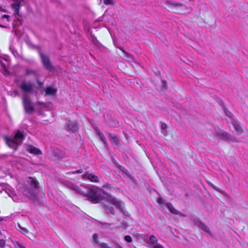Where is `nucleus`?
<instances>
[{"mask_svg": "<svg viewBox=\"0 0 248 248\" xmlns=\"http://www.w3.org/2000/svg\"><path fill=\"white\" fill-rule=\"evenodd\" d=\"M71 189L77 194L88 197V200L93 203L100 202L103 200L104 191L97 186L89 187L82 185L80 186L73 185Z\"/></svg>", "mask_w": 248, "mask_h": 248, "instance_id": "f257e3e1", "label": "nucleus"}, {"mask_svg": "<svg viewBox=\"0 0 248 248\" xmlns=\"http://www.w3.org/2000/svg\"><path fill=\"white\" fill-rule=\"evenodd\" d=\"M39 188V183L35 178L30 177L25 184L23 190V194L30 198L34 197L36 194V190Z\"/></svg>", "mask_w": 248, "mask_h": 248, "instance_id": "f03ea898", "label": "nucleus"}, {"mask_svg": "<svg viewBox=\"0 0 248 248\" xmlns=\"http://www.w3.org/2000/svg\"><path fill=\"white\" fill-rule=\"evenodd\" d=\"M25 137L24 132L17 130L15 131L14 138H9L6 136L4 138L8 146L16 151L18 146L22 142Z\"/></svg>", "mask_w": 248, "mask_h": 248, "instance_id": "7ed1b4c3", "label": "nucleus"}, {"mask_svg": "<svg viewBox=\"0 0 248 248\" xmlns=\"http://www.w3.org/2000/svg\"><path fill=\"white\" fill-rule=\"evenodd\" d=\"M39 55L44 67L49 72L53 71L55 67L52 65L49 56L41 52Z\"/></svg>", "mask_w": 248, "mask_h": 248, "instance_id": "20e7f679", "label": "nucleus"}, {"mask_svg": "<svg viewBox=\"0 0 248 248\" xmlns=\"http://www.w3.org/2000/svg\"><path fill=\"white\" fill-rule=\"evenodd\" d=\"M217 138L223 140H231L233 142H239V140L235 137L232 136L227 132L224 131H217L216 133Z\"/></svg>", "mask_w": 248, "mask_h": 248, "instance_id": "39448f33", "label": "nucleus"}, {"mask_svg": "<svg viewBox=\"0 0 248 248\" xmlns=\"http://www.w3.org/2000/svg\"><path fill=\"white\" fill-rule=\"evenodd\" d=\"M23 103L26 112L31 113L33 112L34 108L32 102L29 96L26 94H24L23 96Z\"/></svg>", "mask_w": 248, "mask_h": 248, "instance_id": "423d86ee", "label": "nucleus"}, {"mask_svg": "<svg viewBox=\"0 0 248 248\" xmlns=\"http://www.w3.org/2000/svg\"><path fill=\"white\" fill-rule=\"evenodd\" d=\"M166 4L170 7L176 10V12L180 14H182L183 13V11L186 9V7L180 2L167 1L166 2Z\"/></svg>", "mask_w": 248, "mask_h": 248, "instance_id": "0eeeda50", "label": "nucleus"}, {"mask_svg": "<svg viewBox=\"0 0 248 248\" xmlns=\"http://www.w3.org/2000/svg\"><path fill=\"white\" fill-rule=\"evenodd\" d=\"M107 201L113 205L116 208L120 209L122 212H124V207L122 202L115 197L111 195H108L107 197Z\"/></svg>", "mask_w": 248, "mask_h": 248, "instance_id": "6e6552de", "label": "nucleus"}, {"mask_svg": "<svg viewBox=\"0 0 248 248\" xmlns=\"http://www.w3.org/2000/svg\"><path fill=\"white\" fill-rule=\"evenodd\" d=\"M34 85L31 82L23 81L19 86L21 90L26 93H32Z\"/></svg>", "mask_w": 248, "mask_h": 248, "instance_id": "1a4fd4ad", "label": "nucleus"}, {"mask_svg": "<svg viewBox=\"0 0 248 248\" xmlns=\"http://www.w3.org/2000/svg\"><path fill=\"white\" fill-rule=\"evenodd\" d=\"M148 244L150 245L151 248H164L162 245L157 243V240L154 235L150 237Z\"/></svg>", "mask_w": 248, "mask_h": 248, "instance_id": "9d476101", "label": "nucleus"}, {"mask_svg": "<svg viewBox=\"0 0 248 248\" xmlns=\"http://www.w3.org/2000/svg\"><path fill=\"white\" fill-rule=\"evenodd\" d=\"M65 128L66 130L73 132L78 129V125L76 122L69 120L66 123Z\"/></svg>", "mask_w": 248, "mask_h": 248, "instance_id": "9b49d317", "label": "nucleus"}, {"mask_svg": "<svg viewBox=\"0 0 248 248\" xmlns=\"http://www.w3.org/2000/svg\"><path fill=\"white\" fill-rule=\"evenodd\" d=\"M82 178L93 183H98L99 181L98 176L93 173H86L82 175Z\"/></svg>", "mask_w": 248, "mask_h": 248, "instance_id": "f8f14e48", "label": "nucleus"}, {"mask_svg": "<svg viewBox=\"0 0 248 248\" xmlns=\"http://www.w3.org/2000/svg\"><path fill=\"white\" fill-rule=\"evenodd\" d=\"M108 136L110 141L113 144L119 145L120 144V139L117 135H113L110 133H108Z\"/></svg>", "mask_w": 248, "mask_h": 248, "instance_id": "ddd939ff", "label": "nucleus"}, {"mask_svg": "<svg viewBox=\"0 0 248 248\" xmlns=\"http://www.w3.org/2000/svg\"><path fill=\"white\" fill-rule=\"evenodd\" d=\"M27 150L29 152L34 155H41L42 154L40 150L33 146H29L27 148Z\"/></svg>", "mask_w": 248, "mask_h": 248, "instance_id": "4468645a", "label": "nucleus"}, {"mask_svg": "<svg viewBox=\"0 0 248 248\" xmlns=\"http://www.w3.org/2000/svg\"><path fill=\"white\" fill-rule=\"evenodd\" d=\"M232 124L234 128L237 131L238 135H240L244 133V130L241 126L236 122H233Z\"/></svg>", "mask_w": 248, "mask_h": 248, "instance_id": "2eb2a0df", "label": "nucleus"}, {"mask_svg": "<svg viewBox=\"0 0 248 248\" xmlns=\"http://www.w3.org/2000/svg\"><path fill=\"white\" fill-rule=\"evenodd\" d=\"M196 225L199 226L200 228H201L202 230L204 231L210 233V231L209 228L205 225L203 223L201 222V221H198L196 222Z\"/></svg>", "mask_w": 248, "mask_h": 248, "instance_id": "dca6fc26", "label": "nucleus"}, {"mask_svg": "<svg viewBox=\"0 0 248 248\" xmlns=\"http://www.w3.org/2000/svg\"><path fill=\"white\" fill-rule=\"evenodd\" d=\"M96 133L97 134V135L99 136V137L100 138V140H101V141L104 143L105 146H106V147L107 146H108V143H107V140H106L105 136H104V135L98 129L96 130Z\"/></svg>", "mask_w": 248, "mask_h": 248, "instance_id": "f3484780", "label": "nucleus"}, {"mask_svg": "<svg viewBox=\"0 0 248 248\" xmlns=\"http://www.w3.org/2000/svg\"><path fill=\"white\" fill-rule=\"evenodd\" d=\"M45 92L47 95H53L56 94L57 90L51 87H48L46 88Z\"/></svg>", "mask_w": 248, "mask_h": 248, "instance_id": "a211bd4d", "label": "nucleus"}, {"mask_svg": "<svg viewBox=\"0 0 248 248\" xmlns=\"http://www.w3.org/2000/svg\"><path fill=\"white\" fill-rule=\"evenodd\" d=\"M103 208L106 210L108 213L114 215L115 213L114 212V210L113 207H109L108 205H107L106 204L103 205Z\"/></svg>", "mask_w": 248, "mask_h": 248, "instance_id": "6ab92c4d", "label": "nucleus"}, {"mask_svg": "<svg viewBox=\"0 0 248 248\" xmlns=\"http://www.w3.org/2000/svg\"><path fill=\"white\" fill-rule=\"evenodd\" d=\"M26 75L27 76L30 75H32L34 76V77H36L37 76V72L35 70H32V69H27L26 70Z\"/></svg>", "mask_w": 248, "mask_h": 248, "instance_id": "aec40b11", "label": "nucleus"}, {"mask_svg": "<svg viewBox=\"0 0 248 248\" xmlns=\"http://www.w3.org/2000/svg\"><path fill=\"white\" fill-rule=\"evenodd\" d=\"M11 6L12 8L14 10H19L20 7V3L19 2L15 3H12L11 4Z\"/></svg>", "mask_w": 248, "mask_h": 248, "instance_id": "412c9836", "label": "nucleus"}, {"mask_svg": "<svg viewBox=\"0 0 248 248\" xmlns=\"http://www.w3.org/2000/svg\"><path fill=\"white\" fill-rule=\"evenodd\" d=\"M98 235L97 233H94L93 236V243L94 245L98 244Z\"/></svg>", "mask_w": 248, "mask_h": 248, "instance_id": "4be33fe9", "label": "nucleus"}, {"mask_svg": "<svg viewBox=\"0 0 248 248\" xmlns=\"http://www.w3.org/2000/svg\"><path fill=\"white\" fill-rule=\"evenodd\" d=\"M18 226L19 228H20L21 230H22L21 232L24 235L27 234L29 232V231L26 228L21 227L19 224L18 225Z\"/></svg>", "mask_w": 248, "mask_h": 248, "instance_id": "5701e85b", "label": "nucleus"}, {"mask_svg": "<svg viewBox=\"0 0 248 248\" xmlns=\"http://www.w3.org/2000/svg\"><path fill=\"white\" fill-rule=\"evenodd\" d=\"M98 245L100 248H111L108 247L106 243H100L98 244Z\"/></svg>", "mask_w": 248, "mask_h": 248, "instance_id": "b1692460", "label": "nucleus"}, {"mask_svg": "<svg viewBox=\"0 0 248 248\" xmlns=\"http://www.w3.org/2000/svg\"><path fill=\"white\" fill-rule=\"evenodd\" d=\"M124 240L130 243L132 241V238L130 235H125L124 237Z\"/></svg>", "mask_w": 248, "mask_h": 248, "instance_id": "393cba45", "label": "nucleus"}, {"mask_svg": "<svg viewBox=\"0 0 248 248\" xmlns=\"http://www.w3.org/2000/svg\"><path fill=\"white\" fill-rule=\"evenodd\" d=\"M104 3L106 5H112L113 4L112 0H103Z\"/></svg>", "mask_w": 248, "mask_h": 248, "instance_id": "a878e982", "label": "nucleus"}, {"mask_svg": "<svg viewBox=\"0 0 248 248\" xmlns=\"http://www.w3.org/2000/svg\"><path fill=\"white\" fill-rule=\"evenodd\" d=\"M100 223L102 225L105 226V227H103V228H108L109 227L112 225V224L108 223H106V222H100Z\"/></svg>", "mask_w": 248, "mask_h": 248, "instance_id": "bb28decb", "label": "nucleus"}, {"mask_svg": "<svg viewBox=\"0 0 248 248\" xmlns=\"http://www.w3.org/2000/svg\"><path fill=\"white\" fill-rule=\"evenodd\" d=\"M5 241L3 239H0V247L2 248H4L5 247Z\"/></svg>", "mask_w": 248, "mask_h": 248, "instance_id": "cd10ccee", "label": "nucleus"}, {"mask_svg": "<svg viewBox=\"0 0 248 248\" xmlns=\"http://www.w3.org/2000/svg\"><path fill=\"white\" fill-rule=\"evenodd\" d=\"M167 125L165 123H162L161 124V128L163 130H166Z\"/></svg>", "mask_w": 248, "mask_h": 248, "instance_id": "c85d7f7f", "label": "nucleus"}, {"mask_svg": "<svg viewBox=\"0 0 248 248\" xmlns=\"http://www.w3.org/2000/svg\"><path fill=\"white\" fill-rule=\"evenodd\" d=\"M157 202L159 204H164V200H163V199L162 198H159L158 199Z\"/></svg>", "mask_w": 248, "mask_h": 248, "instance_id": "c756f323", "label": "nucleus"}, {"mask_svg": "<svg viewBox=\"0 0 248 248\" xmlns=\"http://www.w3.org/2000/svg\"><path fill=\"white\" fill-rule=\"evenodd\" d=\"M162 88L166 89L167 88V81L165 80H162Z\"/></svg>", "mask_w": 248, "mask_h": 248, "instance_id": "7c9ffc66", "label": "nucleus"}, {"mask_svg": "<svg viewBox=\"0 0 248 248\" xmlns=\"http://www.w3.org/2000/svg\"><path fill=\"white\" fill-rule=\"evenodd\" d=\"M16 248H26L24 246H23L21 243L18 242H16Z\"/></svg>", "mask_w": 248, "mask_h": 248, "instance_id": "2f4dec72", "label": "nucleus"}, {"mask_svg": "<svg viewBox=\"0 0 248 248\" xmlns=\"http://www.w3.org/2000/svg\"><path fill=\"white\" fill-rule=\"evenodd\" d=\"M2 17L6 18L7 21H9V19L10 18V16L7 15H3Z\"/></svg>", "mask_w": 248, "mask_h": 248, "instance_id": "473e14b6", "label": "nucleus"}, {"mask_svg": "<svg viewBox=\"0 0 248 248\" xmlns=\"http://www.w3.org/2000/svg\"><path fill=\"white\" fill-rule=\"evenodd\" d=\"M37 82L38 84L40 87H41V86L43 85V82H41V81H40L39 80H37Z\"/></svg>", "mask_w": 248, "mask_h": 248, "instance_id": "72a5a7b5", "label": "nucleus"}, {"mask_svg": "<svg viewBox=\"0 0 248 248\" xmlns=\"http://www.w3.org/2000/svg\"><path fill=\"white\" fill-rule=\"evenodd\" d=\"M15 14L19 15V10H15Z\"/></svg>", "mask_w": 248, "mask_h": 248, "instance_id": "f704fd0d", "label": "nucleus"}, {"mask_svg": "<svg viewBox=\"0 0 248 248\" xmlns=\"http://www.w3.org/2000/svg\"><path fill=\"white\" fill-rule=\"evenodd\" d=\"M0 11H2L3 12H5V10H2V8L1 7H0Z\"/></svg>", "mask_w": 248, "mask_h": 248, "instance_id": "c9c22d12", "label": "nucleus"}, {"mask_svg": "<svg viewBox=\"0 0 248 248\" xmlns=\"http://www.w3.org/2000/svg\"><path fill=\"white\" fill-rule=\"evenodd\" d=\"M171 212L173 213V214H175V212H174V210L173 211V210H170Z\"/></svg>", "mask_w": 248, "mask_h": 248, "instance_id": "e433bc0d", "label": "nucleus"}, {"mask_svg": "<svg viewBox=\"0 0 248 248\" xmlns=\"http://www.w3.org/2000/svg\"><path fill=\"white\" fill-rule=\"evenodd\" d=\"M3 220V218L0 217V222Z\"/></svg>", "mask_w": 248, "mask_h": 248, "instance_id": "4c0bfd02", "label": "nucleus"}, {"mask_svg": "<svg viewBox=\"0 0 248 248\" xmlns=\"http://www.w3.org/2000/svg\"><path fill=\"white\" fill-rule=\"evenodd\" d=\"M77 172H78V173H81V172H80V171L79 170H78V171H77Z\"/></svg>", "mask_w": 248, "mask_h": 248, "instance_id": "58836bf2", "label": "nucleus"}]
</instances>
